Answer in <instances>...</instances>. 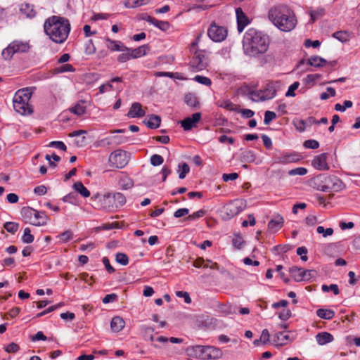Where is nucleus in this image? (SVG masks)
<instances>
[{
  "mask_svg": "<svg viewBox=\"0 0 360 360\" xmlns=\"http://www.w3.org/2000/svg\"><path fill=\"white\" fill-rule=\"evenodd\" d=\"M269 20L282 32H290L297 24L296 15L291 8L279 4L269 8L267 13Z\"/></svg>",
  "mask_w": 360,
  "mask_h": 360,
  "instance_id": "f257e3e1",
  "label": "nucleus"
},
{
  "mask_svg": "<svg viewBox=\"0 0 360 360\" xmlns=\"http://www.w3.org/2000/svg\"><path fill=\"white\" fill-rule=\"evenodd\" d=\"M269 46V37L260 31L249 29L243 39L245 53L250 56H257L266 53Z\"/></svg>",
  "mask_w": 360,
  "mask_h": 360,
  "instance_id": "f03ea898",
  "label": "nucleus"
},
{
  "mask_svg": "<svg viewBox=\"0 0 360 360\" xmlns=\"http://www.w3.org/2000/svg\"><path fill=\"white\" fill-rule=\"evenodd\" d=\"M70 30V25L68 20L61 17L53 16L44 23L46 34L56 43L64 42L68 38Z\"/></svg>",
  "mask_w": 360,
  "mask_h": 360,
  "instance_id": "7ed1b4c3",
  "label": "nucleus"
},
{
  "mask_svg": "<svg viewBox=\"0 0 360 360\" xmlns=\"http://www.w3.org/2000/svg\"><path fill=\"white\" fill-rule=\"evenodd\" d=\"M310 186L318 191L328 192L339 191L344 188L342 181L335 176L322 174L310 179Z\"/></svg>",
  "mask_w": 360,
  "mask_h": 360,
  "instance_id": "20e7f679",
  "label": "nucleus"
},
{
  "mask_svg": "<svg viewBox=\"0 0 360 360\" xmlns=\"http://www.w3.org/2000/svg\"><path fill=\"white\" fill-rule=\"evenodd\" d=\"M91 199L98 201L94 205L97 209L111 210L122 206L126 202L125 196L121 193H106L103 196L99 194L94 195Z\"/></svg>",
  "mask_w": 360,
  "mask_h": 360,
  "instance_id": "39448f33",
  "label": "nucleus"
},
{
  "mask_svg": "<svg viewBox=\"0 0 360 360\" xmlns=\"http://www.w3.org/2000/svg\"><path fill=\"white\" fill-rule=\"evenodd\" d=\"M20 213L25 223L36 226H44L46 224L47 217L45 214L30 207H22Z\"/></svg>",
  "mask_w": 360,
  "mask_h": 360,
  "instance_id": "423d86ee",
  "label": "nucleus"
},
{
  "mask_svg": "<svg viewBox=\"0 0 360 360\" xmlns=\"http://www.w3.org/2000/svg\"><path fill=\"white\" fill-rule=\"evenodd\" d=\"M199 37L195 41L192 42L190 51L193 53L192 60L190 62L191 68L196 71H200L206 68L207 65V58L202 51L197 50Z\"/></svg>",
  "mask_w": 360,
  "mask_h": 360,
  "instance_id": "0eeeda50",
  "label": "nucleus"
},
{
  "mask_svg": "<svg viewBox=\"0 0 360 360\" xmlns=\"http://www.w3.org/2000/svg\"><path fill=\"white\" fill-rule=\"evenodd\" d=\"M108 162L112 166L123 168L129 162V154L124 150H116L110 155Z\"/></svg>",
  "mask_w": 360,
  "mask_h": 360,
  "instance_id": "6e6552de",
  "label": "nucleus"
},
{
  "mask_svg": "<svg viewBox=\"0 0 360 360\" xmlns=\"http://www.w3.org/2000/svg\"><path fill=\"white\" fill-rule=\"evenodd\" d=\"M207 34L212 41L219 42L226 39L227 30L224 27L217 26L214 24L211 25L208 29Z\"/></svg>",
  "mask_w": 360,
  "mask_h": 360,
  "instance_id": "1a4fd4ad",
  "label": "nucleus"
},
{
  "mask_svg": "<svg viewBox=\"0 0 360 360\" xmlns=\"http://www.w3.org/2000/svg\"><path fill=\"white\" fill-rule=\"evenodd\" d=\"M246 206L245 201L242 200H236L231 202L226 207V214L232 217L240 212Z\"/></svg>",
  "mask_w": 360,
  "mask_h": 360,
  "instance_id": "9d476101",
  "label": "nucleus"
},
{
  "mask_svg": "<svg viewBox=\"0 0 360 360\" xmlns=\"http://www.w3.org/2000/svg\"><path fill=\"white\" fill-rule=\"evenodd\" d=\"M219 312L226 314H236L238 313L248 314L250 313V309L248 307H240L236 305L224 304L220 306Z\"/></svg>",
  "mask_w": 360,
  "mask_h": 360,
  "instance_id": "9b49d317",
  "label": "nucleus"
},
{
  "mask_svg": "<svg viewBox=\"0 0 360 360\" xmlns=\"http://www.w3.org/2000/svg\"><path fill=\"white\" fill-rule=\"evenodd\" d=\"M206 351V346L201 345L191 346L187 349L188 354L190 356L200 359H207Z\"/></svg>",
  "mask_w": 360,
  "mask_h": 360,
  "instance_id": "f8f14e48",
  "label": "nucleus"
},
{
  "mask_svg": "<svg viewBox=\"0 0 360 360\" xmlns=\"http://www.w3.org/2000/svg\"><path fill=\"white\" fill-rule=\"evenodd\" d=\"M202 326L207 330H215L222 328L225 326L223 322L219 321L214 316H206V319L201 321Z\"/></svg>",
  "mask_w": 360,
  "mask_h": 360,
  "instance_id": "ddd939ff",
  "label": "nucleus"
},
{
  "mask_svg": "<svg viewBox=\"0 0 360 360\" xmlns=\"http://www.w3.org/2000/svg\"><path fill=\"white\" fill-rule=\"evenodd\" d=\"M288 332H277L271 337L272 344L276 347L283 346L290 341V338L288 334Z\"/></svg>",
  "mask_w": 360,
  "mask_h": 360,
  "instance_id": "4468645a",
  "label": "nucleus"
},
{
  "mask_svg": "<svg viewBox=\"0 0 360 360\" xmlns=\"http://www.w3.org/2000/svg\"><path fill=\"white\" fill-rule=\"evenodd\" d=\"M201 118L200 112H195L193 114L192 117H188L181 122V127L184 130H191L193 127L195 126Z\"/></svg>",
  "mask_w": 360,
  "mask_h": 360,
  "instance_id": "2eb2a0df",
  "label": "nucleus"
},
{
  "mask_svg": "<svg viewBox=\"0 0 360 360\" xmlns=\"http://www.w3.org/2000/svg\"><path fill=\"white\" fill-rule=\"evenodd\" d=\"M312 165L319 170H328L329 167L327 163V153H321L314 157Z\"/></svg>",
  "mask_w": 360,
  "mask_h": 360,
  "instance_id": "dca6fc26",
  "label": "nucleus"
},
{
  "mask_svg": "<svg viewBox=\"0 0 360 360\" xmlns=\"http://www.w3.org/2000/svg\"><path fill=\"white\" fill-rule=\"evenodd\" d=\"M32 96V92L30 89H22L18 90L14 97L13 103H22L23 101H30Z\"/></svg>",
  "mask_w": 360,
  "mask_h": 360,
  "instance_id": "f3484780",
  "label": "nucleus"
},
{
  "mask_svg": "<svg viewBox=\"0 0 360 360\" xmlns=\"http://www.w3.org/2000/svg\"><path fill=\"white\" fill-rule=\"evenodd\" d=\"M236 13L238 22V30L239 32H242L245 27L249 24L250 20L240 8H236Z\"/></svg>",
  "mask_w": 360,
  "mask_h": 360,
  "instance_id": "a211bd4d",
  "label": "nucleus"
},
{
  "mask_svg": "<svg viewBox=\"0 0 360 360\" xmlns=\"http://www.w3.org/2000/svg\"><path fill=\"white\" fill-rule=\"evenodd\" d=\"M145 115V110L142 108L141 104L138 102L133 103L129 112H127V116L131 118L141 117Z\"/></svg>",
  "mask_w": 360,
  "mask_h": 360,
  "instance_id": "6ab92c4d",
  "label": "nucleus"
},
{
  "mask_svg": "<svg viewBox=\"0 0 360 360\" xmlns=\"http://www.w3.org/2000/svg\"><path fill=\"white\" fill-rule=\"evenodd\" d=\"M125 326V321L122 316H113L110 321V328L112 332L118 333L122 330Z\"/></svg>",
  "mask_w": 360,
  "mask_h": 360,
  "instance_id": "aec40b11",
  "label": "nucleus"
},
{
  "mask_svg": "<svg viewBox=\"0 0 360 360\" xmlns=\"http://www.w3.org/2000/svg\"><path fill=\"white\" fill-rule=\"evenodd\" d=\"M11 45L14 49L15 53H27L30 49V45L27 41H22L20 40H15L12 41Z\"/></svg>",
  "mask_w": 360,
  "mask_h": 360,
  "instance_id": "412c9836",
  "label": "nucleus"
},
{
  "mask_svg": "<svg viewBox=\"0 0 360 360\" xmlns=\"http://www.w3.org/2000/svg\"><path fill=\"white\" fill-rule=\"evenodd\" d=\"M13 108L20 115L31 114L32 112V108L29 105V101L13 103Z\"/></svg>",
  "mask_w": 360,
  "mask_h": 360,
  "instance_id": "4be33fe9",
  "label": "nucleus"
},
{
  "mask_svg": "<svg viewBox=\"0 0 360 360\" xmlns=\"http://www.w3.org/2000/svg\"><path fill=\"white\" fill-rule=\"evenodd\" d=\"M184 102L187 105L198 109L200 108V103L198 100V97L194 93H187L184 96Z\"/></svg>",
  "mask_w": 360,
  "mask_h": 360,
  "instance_id": "5701e85b",
  "label": "nucleus"
},
{
  "mask_svg": "<svg viewBox=\"0 0 360 360\" xmlns=\"http://www.w3.org/2000/svg\"><path fill=\"white\" fill-rule=\"evenodd\" d=\"M316 340L319 345H324L333 340V336L328 332L319 333L316 335Z\"/></svg>",
  "mask_w": 360,
  "mask_h": 360,
  "instance_id": "b1692460",
  "label": "nucleus"
},
{
  "mask_svg": "<svg viewBox=\"0 0 360 360\" xmlns=\"http://www.w3.org/2000/svg\"><path fill=\"white\" fill-rule=\"evenodd\" d=\"M300 160V155L295 153L286 154L279 156L276 158L278 163L287 164L290 162H295Z\"/></svg>",
  "mask_w": 360,
  "mask_h": 360,
  "instance_id": "393cba45",
  "label": "nucleus"
},
{
  "mask_svg": "<svg viewBox=\"0 0 360 360\" xmlns=\"http://www.w3.org/2000/svg\"><path fill=\"white\" fill-rule=\"evenodd\" d=\"M272 94L269 96H263L261 91H251L248 93L250 99L252 101L257 102L259 101H266L272 98Z\"/></svg>",
  "mask_w": 360,
  "mask_h": 360,
  "instance_id": "a878e982",
  "label": "nucleus"
},
{
  "mask_svg": "<svg viewBox=\"0 0 360 360\" xmlns=\"http://www.w3.org/2000/svg\"><path fill=\"white\" fill-rule=\"evenodd\" d=\"M326 13L325 8L319 7L316 10L309 8V14L311 17L310 22H314L316 20L321 18Z\"/></svg>",
  "mask_w": 360,
  "mask_h": 360,
  "instance_id": "bb28decb",
  "label": "nucleus"
},
{
  "mask_svg": "<svg viewBox=\"0 0 360 360\" xmlns=\"http://www.w3.org/2000/svg\"><path fill=\"white\" fill-rule=\"evenodd\" d=\"M148 120H144L145 124L150 129H157L160 127L161 118L156 115H150L148 117Z\"/></svg>",
  "mask_w": 360,
  "mask_h": 360,
  "instance_id": "cd10ccee",
  "label": "nucleus"
},
{
  "mask_svg": "<svg viewBox=\"0 0 360 360\" xmlns=\"http://www.w3.org/2000/svg\"><path fill=\"white\" fill-rule=\"evenodd\" d=\"M303 271L304 269L300 268L298 266H292L289 269V272L292 276V278L296 282H301L303 280Z\"/></svg>",
  "mask_w": 360,
  "mask_h": 360,
  "instance_id": "c85d7f7f",
  "label": "nucleus"
},
{
  "mask_svg": "<svg viewBox=\"0 0 360 360\" xmlns=\"http://www.w3.org/2000/svg\"><path fill=\"white\" fill-rule=\"evenodd\" d=\"M284 219L283 217L278 214L269 222L268 227L271 230L278 231L282 227Z\"/></svg>",
  "mask_w": 360,
  "mask_h": 360,
  "instance_id": "c756f323",
  "label": "nucleus"
},
{
  "mask_svg": "<svg viewBox=\"0 0 360 360\" xmlns=\"http://www.w3.org/2000/svg\"><path fill=\"white\" fill-rule=\"evenodd\" d=\"M107 41V47L113 51H122L124 52L125 51L124 46L121 41H113L110 39L109 38L106 39Z\"/></svg>",
  "mask_w": 360,
  "mask_h": 360,
  "instance_id": "7c9ffc66",
  "label": "nucleus"
},
{
  "mask_svg": "<svg viewBox=\"0 0 360 360\" xmlns=\"http://www.w3.org/2000/svg\"><path fill=\"white\" fill-rule=\"evenodd\" d=\"M207 359H219L222 356V352L213 346H206Z\"/></svg>",
  "mask_w": 360,
  "mask_h": 360,
  "instance_id": "2f4dec72",
  "label": "nucleus"
},
{
  "mask_svg": "<svg viewBox=\"0 0 360 360\" xmlns=\"http://www.w3.org/2000/svg\"><path fill=\"white\" fill-rule=\"evenodd\" d=\"M326 63V60L317 56H311L308 59V64L316 68L323 67Z\"/></svg>",
  "mask_w": 360,
  "mask_h": 360,
  "instance_id": "473e14b6",
  "label": "nucleus"
},
{
  "mask_svg": "<svg viewBox=\"0 0 360 360\" xmlns=\"http://www.w3.org/2000/svg\"><path fill=\"white\" fill-rule=\"evenodd\" d=\"M73 188L84 198H88L90 196L89 191L83 185L81 181L75 182L73 184Z\"/></svg>",
  "mask_w": 360,
  "mask_h": 360,
  "instance_id": "72a5a7b5",
  "label": "nucleus"
},
{
  "mask_svg": "<svg viewBox=\"0 0 360 360\" xmlns=\"http://www.w3.org/2000/svg\"><path fill=\"white\" fill-rule=\"evenodd\" d=\"M148 50V46L147 45H143L136 49H130V52L132 58H136L145 56Z\"/></svg>",
  "mask_w": 360,
  "mask_h": 360,
  "instance_id": "f704fd0d",
  "label": "nucleus"
},
{
  "mask_svg": "<svg viewBox=\"0 0 360 360\" xmlns=\"http://www.w3.org/2000/svg\"><path fill=\"white\" fill-rule=\"evenodd\" d=\"M20 12L28 18H32L35 15V11L33 6L27 3L22 4L20 8Z\"/></svg>",
  "mask_w": 360,
  "mask_h": 360,
  "instance_id": "c9c22d12",
  "label": "nucleus"
},
{
  "mask_svg": "<svg viewBox=\"0 0 360 360\" xmlns=\"http://www.w3.org/2000/svg\"><path fill=\"white\" fill-rule=\"evenodd\" d=\"M347 313L346 309H336V310L331 309H319L316 311V315H330V314H345Z\"/></svg>",
  "mask_w": 360,
  "mask_h": 360,
  "instance_id": "e433bc0d",
  "label": "nucleus"
},
{
  "mask_svg": "<svg viewBox=\"0 0 360 360\" xmlns=\"http://www.w3.org/2000/svg\"><path fill=\"white\" fill-rule=\"evenodd\" d=\"M84 101H80L75 106L70 108V111L78 116L82 115L86 112V106L84 105Z\"/></svg>",
  "mask_w": 360,
  "mask_h": 360,
  "instance_id": "4c0bfd02",
  "label": "nucleus"
},
{
  "mask_svg": "<svg viewBox=\"0 0 360 360\" xmlns=\"http://www.w3.org/2000/svg\"><path fill=\"white\" fill-rule=\"evenodd\" d=\"M14 53H16L11 44L5 48L1 53V56L4 60H11Z\"/></svg>",
  "mask_w": 360,
  "mask_h": 360,
  "instance_id": "58836bf2",
  "label": "nucleus"
},
{
  "mask_svg": "<svg viewBox=\"0 0 360 360\" xmlns=\"http://www.w3.org/2000/svg\"><path fill=\"white\" fill-rule=\"evenodd\" d=\"M119 185L122 189L127 190L134 186V182L129 178L124 177L120 180Z\"/></svg>",
  "mask_w": 360,
  "mask_h": 360,
  "instance_id": "ea45409f",
  "label": "nucleus"
},
{
  "mask_svg": "<svg viewBox=\"0 0 360 360\" xmlns=\"http://www.w3.org/2000/svg\"><path fill=\"white\" fill-rule=\"evenodd\" d=\"M124 49H125V51L119 55L117 57V60L120 63H125L127 60H129L130 58H132L131 52H130V49H129L126 46H124Z\"/></svg>",
  "mask_w": 360,
  "mask_h": 360,
  "instance_id": "a19ab883",
  "label": "nucleus"
},
{
  "mask_svg": "<svg viewBox=\"0 0 360 360\" xmlns=\"http://www.w3.org/2000/svg\"><path fill=\"white\" fill-rule=\"evenodd\" d=\"M34 236L31 234L30 228H25L24 230V234L22 237V240L25 243H31L34 240Z\"/></svg>",
  "mask_w": 360,
  "mask_h": 360,
  "instance_id": "79ce46f5",
  "label": "nucleus"
},
{
  "mask_svg": "<svg viewBox=\"0 0 360 360\" xmlns=\"http://www.w3.org/2000/svg\"><path fill=\"white\" fill-rule=\"evenodd\" d=\"M4 229L9 233H15L19 227V224L15 222L8 221L4 224Z\"/></svg>",
  "mask_w": 360,
  "mask_h": 360,
  "instance_id": "37998d69",
  "label": "nucleus"
},
{
  "mask_svg": "<svg viewBox=\"0 0 360 360\" xmlns=\"http://www.w3.org/2000/svg\"><path fill=\"white\" fill-rule=\"evenodd\" d=\"M115 260L117 263L122 265H127L129 263V258L124 253L118 252L116 254Z\"/></svg>",
  "mask_w": 360,
  "mask_h": 360,
  "instance_id": "c03bdc74",
  "label": "nucleus"
},
{
  "mask_svg": "<svg viewBox=\"0 0 360 360\" xmlns=\"http://www.w3.org/2000/svg\"><path fill=\"white\" fill-rule=\"evenodd\" d=\"M333 37L342 42L348 41L347 33L345 31H338L333 34Z\"/></svg>",
  "mask_w": 360,
  "mask_h": 360,
  "instance_id": "a18cd8bd",
  "label": "nucleus"
},
{
  "mask_svg": "<svg viewBox=\"0 0 360 360\" xmlns=\"http://www.w3.org/2000/svg\"><path fill=\"white\" fill-rule=\"evenodd\" d=\"M179 171H180L179 177L181 179H183L185 178L186 175L190 171L189 166L186 163H183L182 165H179Z\"/></svg>",
  "mask_w": 360,
  "mask_h": 360,
  "instance_id": "49530a36",
  "label": "nucleus"
},
{
  "mask_svg": "<svg viewBox=\"0 0 360 360\" xmlns=\"http://www.w3.org/2000/svg\"><path fill=\"white\" fill-rule=\"evenodd\" d=\"M353 103L351 101H345L343 103V105L340 103H337L335 105V110L337 111L344 112L346 108H351Z\"/></svg>",
  "mask_w": 360,
  "mask_h": 360,
  "instance_id": "de8ad7c7",
  "label": "nucleus"
},
{
  "mask_svg": "<svg viewBox=\"0 0 360 360\" xmlns=\"http://www.w3.org/2000/svg\"><path fill=\"white\" fill-rule=\"evenodd\" d=\"M316 231L319 233L322 234L323 237L331 236L333 233V229L332 228L324 229V227L321 226H318Z\"/></svg>",
  "mask_w": 360,
  "mask_h": 360,
  "instance_id": "09e8293b",
  "label": "nucleus"
},
{
  "mask_svg": "<svg viewBox=\"0 0 360 360\" xmlns=\"http://www.w3.org/2000/svg\"><path fill=\"white\" fill-rule=\"evenodd\" d=\"M163 158L158 154L153 155L150 158V164L153 166H159L163 163Z\"/></svg>",
  "mask_w": 360,
  "mask_h": 360,
  "instance_id": "8fccbe9b",
  "label": "nucleus"
},
{
  "mask_svg": "<svg viewBox=\"0 0 360 360\" xmlns=\"http://www.w3.org/2000/svg\"><path fill=\"white\" fill-rule=\"evenodd\" d=\"M276 117V115L273 111L267 110L264 114V122L265 124H269L270 122Z\"/></svg>",
  "mask_w": 360,
  "mask_h": 360,
  "instance_id": "3c124183",
  "label": "nucleus"
},
{
  "mask_svg": "<svg viewBox=\"0 0 360 360\" xmlns=\"http://www.w3.org/2000/svg\"><path fill=\"white\" fill-rule=\"evenodd\" d=\"M294 126L296 129L300 132H303L306 128V122L303 120H296L293 121Z\"/></svg>",
  "mask_w": 360,
  "mask_h": 360,
  "instance_id": "603ef678",
  "label": "nucleus"
},
{
  "mask_svg": "<svg viewBox=\"0 0 360 360\" xmlns=\"http://www.w3.org/2000/svg\"><path fill=\"white\" fill-rule=\"evenodd\" d=\"M255 160L254 153L251 150L245 151L243 153L242 161L243 162H253Z\"/></svg>",
  "mask_w": 360,
  "mask_h": 360,
  "instance_id": "864d4df0",
  "label": "nucleus"
},
{
  "mask_svg": "<svg viewBox=\"0 0 360 360\" xmlns=\"http://www.w3.org/2000/svg\"><path fill=\"white\" fill-rule=\"evenodd\" d=\"M321 289L323 292L332 290L335 295L339 294V289L336 284H331L330 285H323Z\"/></svg>",
  "mask_w": 360,
  "mask_h": 360,
  "instance_id": "5fc2aeb1",
  "label": "nucleus"
},
{
  "mask_svg": "<svg viewBox=\"0 0 360 360\" xmlns=\"http://www.w3.org/2000/svg\"><path fill=\"white\" fill-rule=\"evenodd\" d=\"M4 349L8 353H16L20 350V347L18 344L11 342L6 346Z\"/></svg>",
  "mask_w": 360,
  "mask_h": 360,
  "instance_id": "6e6d98bb",
  "label": "nucleus"
},
{
  "mask_svg": "<svg viewBox=\"0 0 360 360\" xmlns=\"http://www.w3.org/2000/svg\"><path fill=\"white\" fill-rule=\"evenodd\" d=\"M194 80L198 82L200 84H204L206 86H210L212 84L211 80L208 77H206L204 76L196 75L194 77Z\"/></svg>",
  "mask_w": 360,
  "mask_h": 360,
  "instance_id": "4d7b16f0",
  "label": "nucleus"
},
{
  "mask_svg": "<svg viewBox=\"0 0 360 360\" xmlns=\"http://www.w3.org/2000/svg\"><path fill=\"white\" fill-rule=\"evenodd\" d=\"M75 70L73 66L70 64L63 65L62 66L56 68V72L58 73L65 72H73Z\"/></svg>",
  "mask_w": 360,
  "mask_h": 360,
  "instance_id": "13d9d810",
  "label": "nucleus"
},
{
  "mask_svg": "<svg viewBox=\"0 0 360 360\" xmlns=\"http://www.w3.org/2000/svg\"><path fill=\"white\" fill-rule=\"evenodd\" d=\"M303 280L302 281H309L313 277H315L316 275V271L315 270H305L303 271Z\"/></svg>",
  "mask_w": 360,
  "mask_h": 360,
  "instance_id": "bf43d9fd",
  "label": "nucleus"
},
{
  "mask_svg": "<svg viewBox=\"0 0 360 360\" xmlns=\"http://www.w3.org/2000/svg\"><path fill=\"white\" fill-rule=\"evenodd\" d=\"M300 83L298 82H295L292 85H290L288 88V91L285 94L286 96H295V91L299 87Z\"/></svg>",
  "mask_w": 360,
  "mask_h": 360,
  "instance_id": "052dcab7",
  "label": "nucleus"
},
{
  "mask_svg": "<svg viewBox=\"0 0 360 360\" xmlns=\"http://www.w3.org/2000/svg\"><path fill=\"white\" fill-rule=\"evenodd\" d=\"M307 172V169H305L304 167H298V168L290 170L288 172V174L290 175H300V176H302V175L306 174Z\"/></svg>",
  "mask_w": 360,
  "mask_h": 360,
  "instance_id": "680f3d73",
  "label": "nucleus"
},
{
  "mask_svg": "<svg viewBox=\"0 0 360 360\" xmlns=\"http://www.w3.org/2000/svg\"><path fill=\"white\" fill-rule=\"evenodd\" d=\"M304 146L307 148L316 149L319 147V143L316 140H307L304 141Z\"/></svg>",
  "mask_w": 360,
  "mask_h": 360,
  "instance_id": "e2e57ef3",
  "label": "nucleus"
},
{
  "mask_svg": "<svg viewBox=\"0 0 360 360\" xmlns=\"http://www.w3.org/2000/svg\"><path fill=\"white\" fill-rule=\"evenodd\" d=\"M205 211L204 210H200L196 212L193 213L192 214L188 215L186 217L187 220H195L198 218L202 217L205 215Z\"/></svg>",
  "mask_w": 360,
  "mask_h": 360,
  "instance_id": "0e129e2a",
  "label": "nucleus"
},
{
  "mask_svg": "<svg viewBox=\"0 0 360 360\" xmlns=\"http://www.w3.org/2000/svg\"><path fill=\"white\" fill-rule=\"evenodd\" d=\"M176 295L179 297H183L184 300V302L187 304H189L191 302V299L190 297L189 293L187 292L176 291Z\"/></svg>",
  "mask_w": 360,
  "mask_h": 360,
  "instance_id": "69168bd1",
  "label": "nucleus"
},
{
  "mask_svg": "<svg viewBox=\"0 0 360 360\" xmlns=\"http://www.w3.org/2000/svg\"><path fill=\"white\" fill-rule=\"evenodd\" d=\"M117 299V294L115 293H112V294H108V295H106L103 298V302L104 304H108V303H110V302H113L115 301H116Z\"/></svg>",
  "mask_w": 360,
  "mask_h": 360,
  "instance_id": "338daca9",
  "label": "nucleus"
},
{
  "mask_svg": "<svg viewBox=\"0 0 360 360\" xmlns=\"http://www.w3.org/2000/svg\"><path fill=\"white\" fill-rule=\"evenodd\" d=\"M244 243V240L242 237L237 236L233 239V245L237 248L240 249Z\"/></svg>",
  "mask_w": 360,
  "mask_h": 360,
  "instance_id": "774afa93",
  "label": "nucleus"
}]
</instances>
